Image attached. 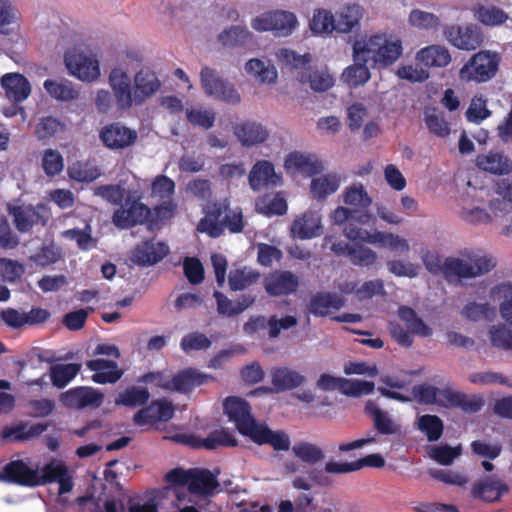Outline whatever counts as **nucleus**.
I'll return each instance as SVG.
<instances>
[{
    "label": "nucleus",
    "mask_w": 512,
    "mask_h": 512,
    "mask_svg": "<svg viewBox=\"0 0 512 512\" xmlns=\"http://www.w3.org/2000/svg\"><path fill=\"white\" fill-rule=\"evenodd\" d=\"M476 19L487 26L501 25L508 20V15L500 8L481 6L475 11Z\"/></svg>",
    "instance_id": "13d9d810"
},
{
    "label": "nucleus",
    "mask_w": 512,
    "mask_h": 512,
    "mask_svg": "<svg viewBox=\"0 0 512 512\" xmlns=\"http://www.w3.org/2000/svg\"><path fill=\"white\" fill-rule=\"evenodd\" d=\"M208 376L195 370H185L172 377V389L181 393H187L193 388L206 383Z\"/></svg>",
    "instance_id": "c03bdc74"
},
{
    "label": "nucleus",
    "mask_w": 512,
    "mask_h": 512,
    "mask_svg": "<svg viewBox=\"0 0 512 512\" xmlns=\"http://www.w3.org/2000/svg\"><path fill=\"white\" fill-rule=\"evenodd\" d=\"M343 180L342 174L336 171L318 174L311 179L310 194L317 201H325L339 190Z\"/></svg>",
    "instance_id": "6ab92c4d"
},
{
    "label": "nucleus",
    "mask_w": 512,
    "mask_h": 512,
    "mask_svg": "<svg viewBox=\"0 0 512 512\" xmlns=\"http://www.w3.org/2000/svg\"><path fill=\"white\" fill-rule=\"evenodd\" d=\"M68 175L78 182H91L100 177V170L87 162H76L68 167Z\"/></svg>",
    "instance_id": "6e6d98bb"
},
{
    "label": "nucleus",
    "mask_w": 512,
    "mask_h": 512,
    "mask_svg": "<svg viewBox=\"0 0 512 512\" xmlns=\"http://www.w3.org/2000/svg\"><path fill=\"white\" fill-rule=\"evenodd\" d=\"M371 118L368 108L360 102H355L347 108L348 126L351 131H357Z\"/></svg>",
    "instance_id": "052dcab7"
},
{
    "label": "nucleus",
    "mask_w": 512,
    "mask_h": 512,
    "mask_svg": "<svg viewBox=\"0 0 512 512\" xmlns=\"http://www.w3.org/2000/svg\"><path fill=\"white\" fill-rule=\"evenodd\" d=\"M235 135L243 146L249 147L266 141L269 132L262 124L251 122L238 126Z\"/></svg>",
    "instance_id": "c9c22d12"
},
{
    "label": "nucleus",
    "mask_w": 512,
    "mask_h": 512,
    "mask_svg": "<svg viewBox=\"0 0 512 512\" xmlns=\"http://www.w3.org/2000/svg\"><path fill=\"white\" fill-rule=\"evenodd\" d=\"M103 399L104 395L99 390L87 386L72 388L60 395L63 405L72 409L98 407Z\"/></svg>",
    "instance_id": "2eb2a0df"
},
{
    "label": "nucleus",
    "mask_w": 512,
    "mask_h": 512,
    "mask_svg": "<svg viewBox=\"0 0 512 512\" xmlns=\"http://www.w3.org/2000/svg\"><path fill=\"white\" fill-rule=\"evenodd\" d=\"M374 389L373 382L344 378L341 392L350 397H361L371 394Z\"/></svg>",
    "instance_id": "338daca9"
},
{
    "label": "nucleus",
    "mask_w": 512,
    "mask_h": 512,
    "mask_svg": "<svg viewBox=\"0 0 512 512\" xmlns=\"http://www.w3.org/2000/svg\"><path fill=\"white\" fill-rule=\"evenodd\" d=\"M462 453V446L458 445L451 447L446 444L432 445L428 448V455L431 459L437 463L449 466L455 459H457Z\"/></svg>",
    "instance_id": "8fccbe9b"
},
{
    "label": "nucleus",
    "mask_w": 512,
    "mask_h": 512,
    "mask_svg": "<svg viewBox=\"0 0 512 512\" xmlns=\"http://www.w3.org/2000/svg\"><path fill=\"white\" fill-rule=\"evenodd\" d=\"M323 233L322 214L319 210L308 209L297 215L291 223L290 234L300 240H309Z\"/></svg>",
    "instance_id": "f8f14e48"
},
{
    "label": "nucleus",
    "mask_w": 512,
    "mask_h": 512,
    "mask_svg": "<svg viewBox=\"0 0 512 512\" xmlns=\"http://www.w3.org/2000/svg\"><path fill=\"white\" fill-rule=\"evenodd\" d=\"M298 279L291 272H274L265 278V289L272 296L288 295L296 291Z\"/></svg>",
    "instance_id": "c85d7f7f"
},
{
    "label": "nucleus",
    "mask_w": 512,
    "mask_h": 512,
    "mask_svg": "<svg viewBox=\"0 0 512 512\" xmlns=\"http://www.w3.org/2000/svg\"><path fill=\"white\" fill-rule=\"evenodd\" d=\"M245 73L261 85L271 86L278 80L274 63L266 58H251L244 64Z\"/></svg>",
    "instance_id": "aec40b11"
},
{
    "label": "nucleus",
    "mask_w": 512,
    "mask_h": 512,
    "mask_svg": "<svg viewBox=\"0 0 512 512\" xmlns=\"http://www.w3.org/2000/svg\"><path fill=\"white\" fill-rule=\"evenodd\" d=\"M305 377L299 372L283 367L275 368L271 372V381L278 391L296 388L303 384Z\"/></svg>",
    "instance_id": "a19ab883"
},
{
    "label": "nucleus",
    "mask_w": 512,
    "mask_h": 512,
    "mask_svg": "<svg viewBox=\"0 0 512 512\" xmlns=\"http://www.w3.org/2000/svg\"><path fill=\"white\" fill-rule=\"evenodd\" d=\"M44 89L55 100L70 102L79 98V89L67 79H47L43 83Z\"/></svg>",
    "instance_id": "473e14b6"
},
{
    "label": "nucleus",
    "mask_w": 512,
    "mask_h": 512,
    "mask_svg": "<svg viewBox=\"0 0 512 512\" xmlns=\"http://www.w3.org/2000/svg\"><path fill=\"white\" fill-rule=\"evenodd\" d=\"M310 30L316 34H328L336 30V21L327 10H317L310 20Z\"/></svg>",
    "instance_id": "4d7b16f0"
},
{
    "label": "nucleus",
    "mask_w": 512,
    "mask_h": 512,
    "mask_svg": "<svg viewBox=\"0 0 512 512\" xmlns=\"http://www.w3.org/2000/svg\"><path fill=\"white\" fill-rule=\"evenodd\" d=\"M420 64L426 67L442 68L451 62L449 50L442 45H430L420 49L415 56Z\"/></svg>",
    "instance_id": "2f4dec72"
},
{
    "label": "nucleus",
    "mask_w": 512,
    "mask_h": 512,
    "mask_svg": "<svg viewBox=\"0 0 512 512\" xmlns=\"http://www.w3.org/2000/svg\"><path fill=\"white\" fill-rule=\"evenodd\" d=\"M19 20V11L11 0H0V33L8 35Z\"/></svg>",
    "instance_id": "603ef678"
},
{
    "label": "nucleus",
    "mask_w": 512,
    "mask_h": 512,
    "mask_svg": "<svg viewBox=\"0 0 512 512\" xmlns=\"http://www.w3.org/2000/svg\"><path fill=\"white\" fill-rule=\"evenodd\" d=\"M370 218L375 220L369 212H364L356 217L355 212L345 206L336 207L329 215V219L334 225L343 227V234L350 241L368 243L378 248H387L400 253L410 251L408 240L398 234L380 230L370 231L359 226V224L368 223Z\"/></svg>",
    "instance_id": "f03ea898"
},
{
    "label": "nucleus",
    "mask_w": 512,
    "mask_h": 512,
    "mask_svg": "<svg viewBox=\"0 0 512 512\" xmlns=\"http://www.w3.org/2000/svg\"><path fill=\"white\" fill-rule=\"evenodd\" d=\"M495 259L486 253H469L463 257H450L443 263V275L448 281L472 279L490 272Z\"/></svg>",
    "instance_id": "423d86ee"
},
{
    "label": "nucleus",
    "mask_w": 512,
    "mask_h": 512,
    "mask_svg": "<svg viewBox=\"0 0 512 512\" xmlns=\"http://www.w3.org/2000/svg\"><path fill=\"white\" fill-rule=\"evenodd\" d=\"M447 40L458 49L474 50L481 43V37L472 25L467 26H451L446 31Z\"/></svg>",
    "instance_id": "5701e85b"
},
{
    "label": "nucleus",
    "mask_w": 512,
    "mask_h": 512,
    "mask_svg": "<svg viewBox=\"0 0 512 512\" xmlns=\"http://www.w3.org/2000/svg\"><path fill=\"white\" fill-rule=\"evenodd\" d=\"M168 253V247L155 240L144 241L132 252L131 260L138 265H153Z\"/></svg>",
    "instance_id": "b1692460"
},
{
    "label": "nucleus",
    "mask_w": 512,
    "mask_h": 512,
    "mask_svg": "<svg viewBox=\"0 0 512 512\" xmlns=\"http://www.w3.org/2000/svg\"><path fill=\"white\" fill-rule=\"evenodd\" d=\"M326 478L323 471L311 468L303 475H297L292 480V486L296 489L310 490L314 485H324Z\"/></svg>",
    "instance_id": "bf43d9fd"
},
{
    "label": "nucleus",
    "mask_w": 512,
    "mask_h": 512,
    "mask_svg": "<svg viewBox=\"0 0 512 512\" xmlns=\"http://www.w3.org/2000/svg\"><path fill=\"white\" fill-rule=\"evenodd\" d=\"M249 185L254 191L265 187H278L283 183L281 175L275 172L271 162L266 160L257 161L250 170Z\"/></svg>",
    "instance_id": "f3484780"
},
{
    "label": "nucleus",
    "mask_w": 512,
    "mask_h": 512,
    "mask_svg": "<svg viewBox=\"0 0 512 512\" xmlns=\"http://www.w3.org/2000/svg\"><path fill=\"white\" fill-rule=\"evenodd\" d=\"M1 87L5 96L13 102L26 100L31 93V85L22 74L7 73L1 78Z\"/></svg>",
    "instance_id": "393cba45"
},
{
    "label": "nucleus",
    "mask_w": 512,
    "mask_h": 512,
    "mask_svg": "<svg viewBox=\"0 0 512 512\" xmlns=\"http://www.w3.org/2000/svg\"><path fill=\"white\" fill-rule=\"evenodd\" d=\"M273 32L278 36H288L297 27L298 21L294 13L277 10L272 12Z\"/></svg>",
    "instance_id": "09e8293b"
},
{
    "label": "nucleus",
    "mask_w": 512,
    "mask_h": 512,
    "mask_svg": "<svg viewBox=\"0 0 512 512\" xmlns=\"http://www.w3.org/2000/svg\"><path fill=\"white\" fill-rule=\"evenodd\" d=\"M174 414V408L167 401H156L148 407L140 410L134 416V422L137 425L145 426L157 421H168Z\"/></svg>",
    "instance_id": "cd10ccee"
},
{
    "label": "nucleus",
    "mask_w": 512,
    "mask_h": 512,
    "mask_svg": "<svg viewBox=\"0 0 512 512\" xmlns=\"http://www.w3.org/2000/svg\"><path fill=\"white\" fill-rule=\"evenodd\" d=\"M409 23L417 29L429 30L438 27L440 21L433 13L414 9L409 14Z\"/></svg>",
    "instance_id": "69168bd1"
},
{
    "label": "nucleus",
    "mask_w": 512,
    "mask_h": 512,
    "mask_svg": "<svg viewBox=\"0 0 512 512\" xmlns=\"http://www.w3.org/2000/svg\"><path fill=\"white\" fill-rule=\"evenodd\" d=\"M354 63L344 69L342 80L351 88L364 85L371 78L370 66L364 62L353 61Z\"/></svg>",
    "instance_id": "a18cd8bd"
},
{
    "label": "nucleus",
    "mask_w": 512,
    "mask_h": 512,
    "mask_svg": "<svg viewBox=\"0 0 512 512\" xmlns=\"http://www.w3.org/2000/svg\"><path fill=\"white\" fill-rule=\"evenodd\" d=\"M108 84L114 93L117 108L123 111L134 105H143L154 97L162 86L153 69L142 67L134 74L132 80L128 68L121 64L109 72Z\"/></svg>",
    "instance_id": "f257e3e1"
},
{
    "label": "nucleus",
    "mask_w": 512,
    "mask_h": 512,
    "mask_svg": "<svg viewBox=\"0 0 512 512\" xmlns=\"http://www.w3.org/2000/svg\"><path fill=\"white\" fill-rule=\"evenodd\" d=\"M8 211L13 216L15 226L20 232H27L35 224L45 223L47 219L46 208L42 205L36 207L31 205L9 206Z\"/></svg>",
    "instance_id": "dca6fc26"
},
{
    "label": "nucleus",
    "mask_w": 512,
    "mask_h": 512,
    "mask_svg": "<svg viewBox=\"0 0 512 512\" xmlns=\"http://www.w3.org/2000/svg\"><path fill=\"white\" fill-rule=\"evenodd\" d=\"M498 63L496 53L478 52L460 69L459 77L464 81L486 82L496 74Z\"/></svg>",
    "instance_id": "9b49d317"
},
{
    "label": "nucleus",
    "mask_w": 512,
    "mask_h": 512,
    "mask_svg": "<svg viewBox=\"0 0 512 512\" xmlns=\"http://www.w3.org/2000/svg\"><path fill=\"white\" fill-rule=\"evenodd\" d=\"M507 491L508 486L492 476L479 478L471 486L472 498L486 503L498 501Z\"/></svg>",
    "instance_id": "a211bd4d"
},
{
    "label": "nucleus",
    "mask_w": 512,
    "mask_h": 512,
    "mask_svg": "<svg viewBox=\"0 0 512 512\" xmlns=\"http://www.w3.org/2000/svg\"><path fill=\"white\" fill-rule=\"evenodd\" d=\"M362 16L363 8L360 5L347 6L342 10L339 19L336 21V30L343 33L349 32L358 24Z\"/></svg>",
    "instance_id": "5fc2aeb1"
},
{
    "label": "nucleus",
    "mask_w": 512,
    "mask_h": 512,
    "mask_svg": "<svg viewBox=\"0 0 512 512\" xmlns=\"http://www.w3.org/2000/svg\"><path fill=\"white\" fill-rule=\"evenodd\" d=\"M205 217L200 220L197 230L207 233L210 237H219L224 230V223L232 233H238L243 229L241 210H232L226 214L224 221L220 220L222 206L218 204L208 205L204 208Z\"/></svg>",
    "instance_id": "1a4fd4ad"
},
{
    "label": "nucleus",
    "mask_w": 512,
    "mask_h": 512,
    "mask_svg": "<svg viewBox=\"0 0 512 512\" xmlns=\"http://www.w3.org/2000/svg\"><path fill=\"white\" fill-rule=\"evenodd\" d=\"M224 412L235 423L238 431L253 442L269 444L275 450H288L289 437L282 431H272L266 424L254 420L248 403L239 397H228L224 401Z\"/></svg>",
    "instance_id": "20e7f679"
},
{
    "label": "nucleus",
    "mask_w": 512,
    "mask_h": 512,
    "mask_svg": "<svg viewBox=\"0 0 512 512\" xmlns=\"http://www.w3.org/2000/svg\"><path fill=\"white\" fill-rule=\"evenodd\" d=\"M477 166L493 174H506L512 169V163L508 157L499 153L479 155L476 159Z\"/></svg>",
    "instance_id": "79ce46f5"
},
{
    "label": "nucleus",
    "mask_w": 512,
    "mask_h": 512,
    "mask_svg": "<svg viewBox=\"0 0 512 512\" xmlns=\"http://www.w3.org/2000/svg\"><path fill=\"white\" fill-rule=\"evenodd\" d=\"M87 368L93 372L92 380L98 384L117 382L123 375L115 361L97 358L86 363Z\"/></svg>",
    "instance_id": "a878e982"
},
{
    "label": "nucleus",
    "mask_w": 512,
    "mask_h": 512,
    "mask_svg": "<svg viewBox=\"0 0 512 512\" xmlns=\"http://www.w3.org/2000/svg\"><path fill=\"white\" fill-rule=\"evenodd\" d=\"M490 300L497 304L502 323L489 327L488 336L493 347L512 352V283L502 282L489 288Z\"/></svg>",
    "instance_id": "39448f33"
},
{
    "label": "nucleus",
    "mask_w": 512,
    "mask_h": 512,
    "mask_svg": "<svg viewBox=\"0 0 512 512\" xmlns=\"http://www.w3.org/2000/svg\"><path fill=\"white\" fill-rule=\"evenodd\" d=\"M377 68H386L395 63L402 54V43L395 36L385 33L376 34Z\"/></svg>",
    "instance_id": "412c9836"
},
{
    "label": "nucleus",
    "mask_w": 512,
    "mask_h": 512,
    "mask_svg": "<svg viewBox=\"0 0 512 512\" xmlns=\"http://www.w3.org/2000/svg\"><path fill=\"white\" fill-rule=\"evenodd\" d=\"M488 299H490L488 297ZM496 305L491 300L476 301L470 300L461 309V316L468 321L478 322L481 320H492L496 316Z\"/></svg>",
    "instance_id": "72a5a7b5"
},
{
    "label": "nucleus",
    "mask_w": 512,
    "mask_h": 512,
    "mask_svg": "<svg viewBox=\"0 0 512 512\" xmlns=\"http://www.w3.org/2000/svg\"><path fill=\"white\" fill-rule=\"evenodd\" d=\"M458 217L471 226L488 225L493 221L492 215L482 205V201L472 195H463L458 202Z\"/></svg>",
    "instance_id": "4468645a"
},
{
    "label": "nucleus",
    "mask_w": 512,
    "mask_h": 512,
    "mask_svg": "<svg viewBox=\"0 0 512 512\" xmlns=\"http://www.w3.org/2000/svg\"><path fill=\"white\" fill-rule=\"evenodd\" d=\"M337 287L342 294H354L359 300L384 293L383 282L380 279L365 281L361 284L356 281H344Z\"/></svg>",
    "instance_id": "c756f323"
},
{
    "label": "nucleus",
    "mask_w": 512,
    "mask_h": 512,
    "mask_svg": "<svg viewBox=\"0 0 512 512\" xmlns=\"http://www.w3.org/2000/svg\"><path fill=\"white\" fill-rule=\"evenodd\" d=\"M376 34L359 37L353 44V61L364 62L371 68H377Z\"/></svg>",
    "instance_id": "7c9ffc66"
},
{
    "label": "nucleus",
    "mask_w": 512,
    "mask_h": 512,
    "mask_svg": "<svg viewBox=\"0 0 512 512\" xmlns=\"http://www.w3.org/2000/svg\"><path fill=\"white\" fill-rule=\"evenodd\" d=\"M259 278V273L249 267L234 268L229 273V286L234 291L243 290Z\"/></svg>",
    "instance_id": "de8ad7c7"
},
{
    "label": "nucleus",
    "mask_w": 512,
    "mask_h": 512,
    "mask_svg": "<svg viewBox=\"0 0 512 512\" xmlns=\"http://www.w3.org/2000/svg\"><path fill=\"white\" fill-rule=\"evenodd\" d=\"M349 258L354 265L369 267L377 262L378 254L367 246L354 245Z\"/></svg>",
    "instance_id": "774afa93"
},
{
    "label": "nucleus",
    "mask_w": 512,
    "mask_h": 512,
    "mask_svg": "<svg viewBox=\"0 0 512 512\" xmlns=\"http://www.w3.org/2000/svg\"><path fill=\"white\" fill-rule=\"evenodd\" d=\"M68 73L84 83H93L101 77L100 61L96 53L89 50L71 49L64 55Z\"/></svg>",
    "instance_id": "6e6552de"
},
{
    "label": "nucleus",
    "mask_w": 512,
    "mask_h": 512,
    "mask_svg": "<svg viewBox=\"0 0 512 512\" xmlns=\"http://www.w3.org/2000/svg\"><path fill=\"white\" fill-rule=\"evenodd\" d=\"M418 428L427 436L429 441H436L442 435L443 423L435 415H423L418 419Z\"/></svg>",
    "instance_id": "e2e57ef3"
},
{
    "label": "nucleus",
    "mask_w": 512,
    "mask_h": 512,
    "mask_svg": "<svg viewBox=\"0 0 512 512\" xmlns=\"http://www.w3.org/2000/svg\"><path fill=\"white\" fill-rule=\"evenodd\" d=\"M345 305V298L329 292H319L311 296L308 312L316 317L327 316L330 310H339Z\"/></svg>",
    "instance_id": "bb28decb"
},
{
    "label": "nucleus",
    "mask_w": 512,
    "mask_h": 512,
    "mask_svg": "<svg viewBox=\"0 0 512 512\" xmlns=\"http://www.w3.org/2000/svg\"><path fill=\"white\" fill-rule=\"evenodd\" d=\"M398 316L406 324L407 330L400 324L392 323L390 333L400 345L409 347L413 342V335L430 337L433 334L432 328L418 317L412 308L401 306Z\"/></svg>",
    "instance_id": "9d476101"
},
{
    "label": "nucleus",
    "mask_w": 512,
    "mask_h": 512,
    "mask_svg": "<svg viewBox=\"0 0 512 512\" xmlns=\"http://www.w3.org/2000/svg\"><path fill=\"white\" fill-rule=\"evenodd\" d=\"M384 386L378 387L381 395L400 402H410L412 397L408 393V382L395 376H384L381 379Z\"/></svg>",
    "instance_id": "4c0bfd02"
},
{
    "label": "nucleus",
    "mask_w": 512,
    "mask_h": 512,
    "mask_svg": "<svg viewBox=\"0 0 512 512\" xmlns=\"http://www.w3.org/2000/svg\"><path fill=\"white\" fill-rule=\"evenodd\" d=\"M341 197L345 205L354 208L367 209L373 202L366 187L360 182L346 186Z\"/></svg>",
    "instance_id": "e433bc0d"
},
{
    "label": "nucleus",
    "mask_w": 512,
    "mask_h": 512,
    "mask_svg": "<svg viewBox=\"0 0 512 512\" xmlns=\"http://www.w3.org/2000/svg\"><path fill=\"white\" fill-rule=\"evenodd\" d=\"M255 207L257 212L266 216L283 215L288 209L286 198L282 192L259 198Z\"/></svg>",
    "instance_id": "37998d69"
},
{
    "label": "nucleus",
    "mask_w": 512,
    "mask_h": 512,
    "mask_svg": "<svg viewBox=\"0 0 512 512\" xmlns=\"http://www.w3.org/2000/svg\"><path fill=\"white\" fill-rule=\"evenodd\" d=\"M424 123L430 133L440 138H446L450 135L451 128L446 120L443 111L434 107H427L424 110Z\"/></svg>",
    "instance_id": "ea45409f"
},
{
    "label": "nucleus",
    "mask_w": 512,
    "mask_h": 512,
    "mask_svg": "<svg viewBox=\"0 0 512 512\" xmlns=\"http://www.w3.org/2000/svg\"><path fill=\"white\" fill-rule=\"evenodd\" d=\"M80 369L81 364L78 363L56 364L50 369L51 381L55 387L63 388L76 377Z\"/></svg>",
    "instance_id": "49530a36"
},
{
    "label": "nucleus",
    "mask_w": 512,
    "mask_h": 512,
    "mask_svg": "<svg viewBox=\"0 0 512 512\" xmlns=\"http://www.w3.org/2000/svg\"><path fill=\"white\" fill-rule=\"evenodd\" d=\"M166 480L172 484H176L175 494L180 500L181 491L185 486L192 494L208 495L217 487L218 483L215 476L208 470L193 469L184 471L182 469H174L166 474Z\"/></svg>",
    "instance_id": "0eeeda50"
},
{
    "label": "nucleus",
    "mask_w": 512,
    "mask_h": 512,
    "mask_svg": "<svg viewBox=\"0 0 512 512\" xmlns=\"http://www.w3.org/2000/svg\"><path fill=\"white\" fill-rule=\"evenodd\" d=\"M276 58L286 67L290 69H299L300 72L305 71V69L308 68L307 64L311 59L309 54L300 55L287 48L278 49L276 52Z\"/></svg>",
    "instance_id": "864d4df0"
},
{
    "label": "nucleus",
    "mask_w": 512,
    "mask_h": 512,
    "mask_svg": "<svg viewBox=\"0 0 512 512\" xmlns=\"http://www.w3.org/2000/svg\"><path fill=\"white\" fill-rule=\"evenodd\" d=\"M428 473L433 479L439 480L448 485L464 487L469 482V477L464 472L456 470L431 469Z\"/></svg>",
    "instance_id": "680f3d73"
},
{
    "label": "nucleus",
    "mask_w": 512,
    "mask_h": 512,
    "mask_svg": "<svg viewBox=\"0 0 512 512\" xmlns=\"http://www.w3.org/2000/svg\"><path fill=\"white\" fill-rule=\"evenodd\" d=\"M219 43L227 48H237L252 44L253 35L245 27L231 26L218 35Z\"/></svg>",
    "instance_id": "58836bf2"
},
{
    "label": "nucleus",
    "mask_w": 512,
    "mask_h": 512,
    "mask_svg": "<svg viewBox=\"0 0 512 512\" xmlns=\"http://www.w3.org/2000/svg\"><path fill=\"white\" fill-rule=\"evenodd\" d=\"M200 81L205 94L213 98L227 82L216 70L209 67H203L201 69Z\"/></svg>",
    "instance_id": "3c124183"
},
{
    "label": "nucleus",
    "mask_w": 512,
    "mask_h": 512,
    "mask_svg": "<svg viewBox=\"0 0 512 512\" xmlns=\"http://www.w3.org/2000/svg\"><path fill=\"white\" fill-rule=\"evenodd\" d=\"M99 138L108 149L122 150L135 144L138 134L125 125L113 123L104 126L100 130Z\"/></svg>",
    "instance_id": "ddd939ff"
},
{
    "label": "nucleus",
    "mask_w": 512,
    "mask_h": 512,
    "mask_svg": "<svg viewBox=\"0 0 512 512\" xmlns=\"http://www.w3.org/2000/svg\"><path fill=\"white\" fill-rule=\"evenodd\" d=\"M41 166L48 176L58 175L64 168L62 155L53 149H46L42 153Z\"/></svg>",
    "instance_id": "0e129e2a"
},
{
    "label": "nucleus",
    "mask_w": 512,
    "mask_h": 512,
    "mask_svg": "<svg viewBox=\"0 0 512 512\" xmlns=\"http://www.w3.org/2000/svg\"><path fill=\"white\" fill-rule=\"evenodd\" d=\"M299 80L302 83L309 84L315 92H325L329 90L335 82L333 75L326 68L308 67L300 72Z\"/></svg>",
    "instance_id": "f704fd0d"
},
{
    "label": "nucleus",
    "mask_w": 512,
    "mask_h": 512,
    "mask_svg": "<svg viewBox=\"0 0 512 512\" xmlns=\"http://www.w3.org/2000/svg\"><path fill=\"white\" fill-rule=\"evenodd\" d=\"M284 167L291 174L313 175L323 170L322 162L315 155L298 151L291 152L286 156Z\"/></svg>",
    "instance_id": "4be33fe9"
},
{
    "label": "nucleus",
    "mask_w": 512,
    "mask_h": 512,
    "mask_svg": "<svg viewBox=\"0 0 512 512\" xmlns=\"http://www.w3.org/2000/svg\"><path fill=\"white\" fill-rule=\"evenodd\" d=\"M0 481L28 487L41 486L56 481L59 484V495L66 494L73 488L72 477L68 468L61 460L57 459L51 460L41 469L38 466L30 467L21 460L12 461L0 471Z\"/></svg>",
    "instance_id": "7ed1b4c3"
}]
</instances>
